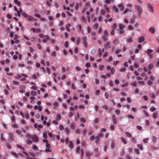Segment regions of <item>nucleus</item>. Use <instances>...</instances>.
I'll return each instance as SVG.
<instances>
[{
	"instance_id": "obj_17",
	"label": "nucleus",
	"mask_w": 159,
	"mask_h": 159,
	"mask_svg": "<svg viewBox=\"0 0 159 159\" xmlns=\"http://www.w3.org/2000/svg\"><path fill=\"white\" fill-rule=\"evenodd\" d=\"M70 24H68L67 25H66V30L68 31H70Z\"/></svg>"
},
{
	"instance_id": "obj_57",
	"label": "nucleus",
	"mask_w": 159,
	"mask_h": 159,
	"mask_svg": "<svg viewBox=\"0 0 159 159\" xmlns=\"http://www.w3.org/2000/svg\"><path fill=\"white\" fill-rule=\"evenodd\" d=\"M115 82L116 84L117 85H118L119 84V81L118 80H116Z\"/></svg>"
},
{
	"instance_id": "obj_42",
	"label": "nucleus",
	"mask_w": 159,
	"mask_h": 159,
	"mask_svg": "<svg viewBox=\"0 0 159 159\" xmlns=\"http://www.w3.org/2000/svg\"><path fill=\"white\" fill-rule=\"evenodd\" d=\"M138 147L141 150H142L143 149V148L142 144H139L138 145Z\"/></svg>"
},
{
	"instance_id": "obj_15",
	"label": "nucleus",
	"mask_w": 159,
	"mask_h": 159,
	"mask_svg": "<svg viewBox=\"0 0 159 159\" xmlns=\"http://www.w3.org/2000/svg\"><path fill=\"white\" fill-rule=\"evenodd\" d=\"M96 52V49H93L91 50V51L90 52V54H91V55H93L95 54Z\"/></svg>"
},
{
	"instance_id": "obj_59",
	"label": "nucleus",
	"mask_w": 159,
	"mask_h": 159,
	"mask_svg": "<svg viewBox=\"0 0 159 159\" xmlns=\"http://www.w3.org/2000/svg\"><path fill=\"white\" fill-rule=\"evenodd\" d=\"M148 84L149 85H151L152 84L153 82L152 81L149 80L148 82Z\"/></svg>"
},
{
	"instance_id": "obj_61",
	"label": "nucleus",
	"mask_w": 159,
	"mask_h": 159,
	"mask_svg": "<svg viewBox=\"0 0 159 159\" xmlns=\"http://www.w3.org/2000/svg\"><path fill=\"white\" fill-rule=\"evenodd\" d=\"M115 72V69L114 68H112L111 69V72L112 74H114Z\"/></svg>"
},
{
	"instance_id": "obj_5",
	"label": "nucleus",
	"mask_w": 159,
	"mask_h": 159,
	"mask_svg": "<svg viewBox=\"0 0 159 159\" xmlns=\"http://www.w3.org/2000/svg\"><path fill=\"white\" fill-rule=\"evenodd\" d=\"M104 47L106 49L110 48L111 47V44L109 42H107L104 45Z\"/></svg>"
},
{
	"instance_id": "obj_34",
	"label": "nucleus",
	"mask_w": 159,
	"mask_h": 159,
	"mask_svg": "<svg viewBox=\"0 0 159 159\" xmlns=\"http://www.w3.org/2000/svg\"><path fill=\"white\" fill-rule=\"evenodd\" d=\"M149 139L148 138L144 139L143 141L145 143H147L149 141Z\"/></svg>"
},
{
	"instance_id": "obj_24",
	"label": "nucleus",
	"mask_w": 159,
	"mask_h": 159,
	"mask_svg": "<svg viewBox=\"0 0 159 159\" xmlns=\"http://www.w3.org/2000/svg\"><path fill=\"white\" fill-rule=\"evenodd\" d=\"M21 14L25 18H27L28 16L27 15L25 12H23L21 13Z\"/></svg>"
},
{
	"instance_id": "obj_3",
	"label": "nucleus",
	"mask_w": 159,
	"mask_h": 159,
	"mask_svg": "<svg viewBox=\"0 0 159 159\" xmlns=\"http://www.w3.org/2000/svg\"><path fill=\"white\" fill-rule=\"evenodd\" d=\"M32 140L34 142H38L39 139L38 137L36 135H34L32 137Z\"/></svg>"
},
{
	"instance_id": "obj_56",
	"label": "nucleus",
	"mask_w": 159,
	"mask_h": 159,
	"mask_svg": "<svg viewBox=\"0 0 159 159\" xmlns=\"http://www.w3.org/2000/svg\"><path fill=\"white\" fill-rule=\"evenodd\" d=\"M43 138L45 139H46L47 138V135H46V134L45 133H43Z\"/></svg>"
},
{
	"instance_id": "obj_16",
	"label": "nucleus",
	"mask_w": 159,
	"mask_h": 159,
	"mask_svg": "<svg viewBox=\"0 0 159 159\" xmlns=\"http://www.w3.org/2000/svg\"><path fill=\"white\" fill-rule=\"evenodd\" d=\"M125 27V25L123 24H120L119 25V28L120 29L122 30Z\"/></svg>"
},
{
	"instance_id": "obj_26",
	"label": "nucleus",
	"mask_w": 159,
	"mask_h": 159,
	"mask_svg": "<svg viewBox=\"0 0 159 159\" xmlns=\"http://www.w3.org/2000/svg\"><path fill=\"white\" fill-rule=\"evenodd\" d=\"M151 98L153 99H154L156 98V95L154 93H152L150 94Z\"/></svg>"
},
{
	"instance_id": "obj_27",
	"label": "nucleus",
	"mask_w": 159,
	"mask_h": 159,
	"mask_svg": "<svg viewBox=\"0 0 159 159\" xmlns=\"http://www.w3.org/2000/svg\"><path fill=\"white\" fill-rule=\"evenodd\" d=\"M125 134L129 138H131L132 137V135L131 134L129 133L128 132H126L125 133Z\"/></svg>"
},
{
	"instance_id": "obj_46",
	"label": "nucleus",
	"mask_w": 159,
	"mask_h": 159,
	"mask_svg": "<svg viewBox=\"0 0 159 159\" xmlns=\"http://www.w3.org/2000/svg\"><path fill=\"white\" fill-rule=\"evenodd\" d=\"M98 26V23H96L93 25V27L94 28L97 29Z\"/></svg>"
},
{
	"instance_id": "obj_30",
	"label": "nucleus",
	"mask_w": 159,
	"mask_h": 159,
	"mask_svg": "<svg viewBox=\"0 0 159 159\" xmlns=\"http://www.w3.org/2000/svg\"><path fill=\"white\" fill-rule=\"evenodd\" d=\"M128 42H132L133 41V39L132 38L130 37L129 38L127 39Z\"/></svg>"
},
{
	"instance_id": "obj_51",
	"label": "nucleus",
	"mask_w": 159,
	"mask_h": 159,
	"mask_svg": "<svg viewBox=\"0 0 159 159\" xmlns=\"http://www.w3.org/2000/svg\"><path fill=\"white\" fill-rule=\"evenodd\" d=\"M115 112L116 113V114L119 115L120 114V111L119 110H116L115 111Z\"/></svg>"
},
{
	"instance_id": "obj_31",
	"label": "nucleus",
	"mask_w": 159,
	"mask_h": 159,
	"mask_svg": "<svg viewBox=\"0 0 159 159\" xmlns=\"http://www.w3.org/2000/svg\"><path fill=\"white\" fill-rule=\"evenodd\" d=\"M14 2L16 3L17 5L20 6V2H19L17 0H14Z\"/></svg>"
},
{
	"instance_id": "obj_25",
	"label": "nucleus",
	"mask_w": 159,
	"mask_h": 159,
	"mask_svg": "<svg viewBox=\"0 0 159 159\" xmlns=\"http://www.w3.org/2000/svg\"><path fill=\"white\" fill-rule=\"evenodd\" d=\"M56 119L57 120H60L61 118V116L60 115L57 114L56 116Z\"/></svg>"
},
{
	"instance_id": "obj_21",
	"label": "nucleus",
	"mask_w": 159,
	"mask_h": 159,
	"mask_svg": "<svg viewBox=\"0 0 159 159\" xmlns=\"http://www.w3.org/2000/svg\"><path fill=\"white\" fill-rule=\"evenodd\" d=\"M115 146V144L114 142L113 141H112L111 146V149H113L114 148Z\"/></svg>"
},
{
	"instance_id": "obj_39",
	"label": "nucleus",
	"mask_w": 159,
	"mask_h": 159,
	"mask_svg": "<svg viewBox=\"0 0 159 159\" xmlns=\"http://www.w3.org/2000/svg\"><path fill=\"white\" fill-rule=\"evenodd\" d=\"M27 18L29 20H32L33 19H34V18H32V17L30 16H28Z\"/></svg>"
},
{
	"instance_id": "obj_49",
	"label": "nucleus",
	"mask_w": 159,
	"mask_h": 159,
	"mask_svg": "<svg viewBox=\"0 0 159 159\" xmlns=\"http://www.w3.org/2000/svg\"><path fill=\"white\" fill-rule=\"evenodd\" d=\"M121 140L122 142H123L125 144H126V142L125 139L122 138H121Z\"/></svg>"
},
{
	"instance_id": "obj_48",
	"label": "nucleus",
	"mask_w": 159,
	"mask_h": 159,
	"mask_svg": "<svg viewBox=\"0 0 159 159\" xmlns=\"http://www.w3.org/2000/svg\"><path fill=\"white\" fill-rule=\"evenodd\" d=\"M70 128L72 129L73 130H74L75 129V126L74 125V123H72L70 125Z\"/></svg>"
},
{
	"instance_id": "obj_37",
	"label": "nucleus",
	"mask_w": 159,
	"mask_h": 159,
	"mask_svg": "<svg viewBox=\"0 0 159 159\" xmlns=\"http://www.w3.org/2000/svg\"><path fill=\"white\" fill-rule=\"evenodd\" d=\"M31 95L33 96H35L36 94V92L34 91H32L31 93Z\"/></svg>"
},
{
	"instance_id": "obj_41",
	"label": "nucleus",
	"mask_w": 159,
	"mask_h": 159,
	"mask_svg": "<svg viewBox=\"0 0 159 159\" xmlns=\"http://www.w3.org/2000/svg\"><path fill=\"white\" fill-rule=\"evenodd\" d=\"M80 120L83 123H85L86 121L85 119L83 118H81L80 119Z\"/></svg>"
},
{
	"instance_id": "obj_2",
	"label": "nucleus",
	"mask_w": 159,
	"mask_h": 159,
	"mask_svg": "<svg viewBox=\"0 0 159 159\" xmlns=\"http://www.w3.org/2000/svg\"><path fill=\"white\" fill-rule=\"evenodd\" d=\"M147 6L150 11L151 12H153L154 10L152 5L151 4L149 3L147 4Z\"/></svg>"
},
{
	"instance_id": "obj_8",
	"label": "nucleus",
	"mask_w": 159,
	"mask_h": 159,
	"mask_svg": "<svg viewBox=\"0 0 159 159\" xmlns=\"http://www.w3.org/2000/svg\"><path fill=\"white\" fill-rule=\"evenodd\" d=\"M116 30L117 33L120 34H123L125 33V30H120L119 29H117Z\"/></svg>"
},
{
	"instance_id": "obj_63",
	"label": "nucleus",
	"mask_w": 159,
	"mask_h": 159,
	"mask_svg": "<svg viewBox=\"0 0 159 159\" xmlns=\"http://www.w3.org/2000/svg\"><path fill=\"white\" fill-rule=\"evenodd\" d=\"M98 137H99V138L100 137H102L103 136V134L102 133H99L98 134V135L97 136Z\"/></svg>"
},
{
	"instance_id": "obj_35",
	"label": "nucleus",
	"mask_w": 159,
	"mask_h": 159,
	"mask_svg": "<svg viewBox=\"0 0 159 159\" xmlns=\"http://www.w3.org/2000/svg\"><path fill=\"white\" fill-rule=\"evenodd\" d=\"M16 145H17V147L18 148H20L22 150H25V149L24 148L22 147L21 146L19 145V144H17Z\"/></svg>"
},
{
	"instance_id": "obj_28",
	"label": "nucleus",
	"mask_w": 159,
	"mask_h": 159,
	"mask_svg": "<svg viewBox=\"0 0 159 159\" xmlns=\"http://www.w3.org/2000/svg\"><path fill=\"white\" fill-rule=\"evenodd\" d=\"M33 149L36 151H37L38 149V148L35 145H32Z\"/></svg>"
},
{
	"instance_id": "obj_36",
	"label": "nucleus",
	"mask_w": 159,
	"mask_h": 159,
	"mask_svg": "<svg viewBox=\"0 0 159 159\" xmlns=\"http://www.w3.org/2000/svg\"><path fill=\"white\" fill-rule=\"evenodd\" d=\"M26 143L28 144H31L32 143V142L29 140H26Z\"/></svg>"
},
{
	"instance_id": "obj_33",
	"label": "nucleus",
	"mask_w": 159,
	"mask_h": 159,
	"mask_svg": "<svg viewBox=\"0 0 159 159\" xmlns=\"http://www.w3.org/2000/svg\"><path fill=\"white\" fill-rule=\"evenodd\" d=\"M152 139L154 143H156L157 140V138L155 136H153Z\"/></svg>"
},
{
	"instance_id": "obj_4",
	"label": "nucleus",
	"mask_w": 159,
	"mask_h": 159,
	"mask_svg": "<svg viewBox=\"0 0 159 159\" xmlns=\"http://www.w3.org/2000/svg\"><path fill=\"white\" fill-rule=\"evenodd\" d=\"M86 39V36H84L82 38V39L83 40V43L84 45V47L86 48L87 47V42Z\"/></svg>"
},
{
	"instance_id": "obj_13",
	"label": "nucleus",
	"mask_w": 159,
	"mask_h": 159,
	"mask_svg": "<svg viewBox=\"0 0 159 159\" xmlns=\"http://www.w3.org/2000/svg\"><path fill=\"white\" fill-rule=\"evenodd\" d=\"M118 7L119 8L121 7L120 9L122 11L124 8V6L123 5L122 3H121L120 4H119L118 5Z\"/></svg>"
},
{
	"instance_id": "obj_14",
	"label": "nucleus",
	"mask_w": 159,
	"mask_h": 159,
	"mask_svg": "<svg viewBox=\"0 0 159 159\" xmlns=\"http://www.w3.org/2000/svg\"><path fill=\"white\" fill-rule=\"evenodd\" d=\"M102 39L105 42L106 41L108 38H107V35H103V36H102Z\"/></svg>"
},
{
	"instance_id": "obj_7",
	"label": "nucleus",
	"mask_w": 159,
	"mask_h": 159,
	"mask_svg": "<svg viewBox=\"0 0 159 159\" xmlns=\"http://www.w3.org/2000/svg\"><path fill=\"white\" fill-rule=\"evenodd\" d=\"M153 50L152 49H147V52H148V55L151 57H152V53L153 52Z\"/></svg>"
},
{
	"instance_id": "obj_44",
	"label": "nucleus",
	"mask_w": 159,
	"mask_h": 159,
	"mask_svg": "<svg viewBox=\"0 0 159 159\" xmlns=\"http://www.w3.org/2000/svg\"><path fill=\"white\" fill-rule=\"evenodd\" d=\"M101 13L102 15H104L106 12L104 9H102L101 11Z\"/></svg>"
},
{
	"instance_id": "obj_22",
	"label": "nucleus",
	"mask_w": 159,
	"mask_h": 159,
	"mask_svg": "<svg viewBox=\"0 0 159 159\" xmlns=\"http://www.w3.org/2000/svg\"><path fill=\"white\" fill-rule=\"evenodd\" d=\"M80 146H78L76 148V153L77 154H79V151L80 149Z\"/></svg>"
},
{
	"instance_id": "obj_60",
	"label": "nucleus",
	"mask_w": 159,
	"mask_h": 159,
	"mask_svg": "<svg viewBox=\"0 0 159 159\" xmlns=\"http://www.w3.org/2000/svg\"><path fill=\"white\" fill-rule=\"evenodd\" d=\"M99 119L98 118H96L94 120V122L95 123H97L98 122Z\"/></svg>"
},
{
	"instance_id": "obj_20",
	"label": "nucleus",
	"mask_w": 159,
	"mask_h": 159,
	"mask_svg": "<svg viewBox=\"0 0 159 159\" xmlns=\"http://www.w3.org/2000/svg\"><path fill=\"white\" fill-rule=\"evenodd\" d=\"M69 147L71 148H73V143L71 141H69Z\"/></svg>"
},
{
	"instance_id": "obj_23",
	"label": "nucleus",
	"mask_w": 159,
	"mask_h": 159,
	"mask_svg": "<svg viewBox=\"0 0 159 159\" xmlns=\"http://www.w3.org/2000/svg\"><path fill=\"white\" fill-rule=\"evenodd\" d=\"M154 65L153 63H151L148 66V68L149 69H151L153 68Z\"/></svg>"
},
{
	"instance_id": "obj_55",
	"label": "nucleus",
	"mask_w": 159,
	"mask_h": 159,
	"mask_svg": "<svg viewBox=\"0 0 159 159\" xmlns=\"http://www.w3.org/2000/svg\"><path fill=\"white\" fill-rule=\"evenodd\" d=\"M1 140H2L6 141V140L4 139V138L3 137V134H1Z\"/></svg>"
},
{
	"instance_id": "obj_47",
	"label": "nucleus",
	"mask_w": 159,
	"mask_h": 159,
	"mask_svg": "<svg viewBox=\"0 0 159 159\" xmlns=\"http://www.w3.org/2000/svg\"><path fill=\"white\" fill-rule=\"evenodd\" d=\"M121 50L120 49H117L116 50L115 53L116 54H117L120 52L121 51Z\"/></svg>"
},
{
	"instance_id": "obj_62",
	"label": "nucleus",
	"mask_w": 159,
	"mask_h": 159,
	"mask_svg": "<svg viewBox=\"0 0 159 159\" xmlns=\"http://www.w3.org/2000/svg\"><path fill=\"white\" fill-rule=\"evenodd\" d=\"M52 57H55L56 56V52L55 51H53L52 53Z\"/></svg>"
},
{
	"instance_id": "obj_12",
	"label": "nucleus",
	"mask_w": 159,
	"mask_h": 159,
	"mask_svg": "<svg viewBox=\"0 0 159 159\" xmlns=\"http://www.w3.org/2000/svg\"><path fill=\"white\" fill-rule=\"evenodd\" d=\"M112 119L113 124L114 125H116V117L115 116L113 115L112 116Z\"/></svg>"
},
{
	"instance_id": "obj_29",
	"label": "nucleus",
	"mask_w": 159,
	"mask_h": 159,
	"mask_svg": "<svg viewBox=\"0 0 159 159\" xmlns=\"http://www.w3.org/2000/svg\"><path fill=\"white\" fill-rule=\"evenodd\" d=\"M11 153L13 156H14L16 157L17 158L18 157V155L16 153H15V152H11Z\"/></svg>"
},
{
	"instance_id": "obj_19",
	"label": "nucleus",
	"mask_w": 159,
	"mask_h": 159,
	"mask_svg": "<svg viewBox=\"0 0 159 159\" xmlns=\"http://www.w3.org/2000/svg\"><path fill=\"white\" fill-rule=\"evenodd\" d=\"M113 10H115L116 12H118V9L115 5H114L113 6Z\"/></svg>"
},
{
	"instance_id": "obj_52",
	"label": "nucleus",
	"mask_w": 159,
	"mask_h": 159,
	"mask_svg": "<svg viewBox=\"0 0 159 159\" xmlns=\"http://www.w3.org/2000/svg\"><path fill=\"white\" fill-rule=\"evenodd\" d=\"M136 128L137 129L139 130H141L142 129V127L140 126H137Z\"/></svg>"
},
{
	"instance_id": "obj_54",
	"label": "nucleus",
	"mask_w": 159,
	"mask_h": 159,
	"mask_svg": "<svg viewBox=\"0 0 159 159\" xmlns=\"http://www.w3.org/2000/svg\"><path fill=\"white\" fill-rule=\"evenodd\" d=\"M134 150L135 152V153H137V154H139V151L138 149L135 148Z\"/></svg>"
},
{
	"instance_id": "obj_11",
	"label": "nucleus",
	"mask_w": 159,
	"mask_h": 159,
	"mask_svg": "<svg viewBox=\"0 0 159 159\" xmlns=\"http://www.w3.org/2000/svg\"><path fill=\"white\" fill-rule=\"evenodd\" d=\"M145 40V38L143 36H142L139 37V43H141L143 42Z\"/></svg>"
},
{
	"instance_id": "obj_53",
	"label": "nucleus",
	"mask_w": 159,
	"mask_h": 159,
	"mask_svg": "<svg viewBox=\"0 0 159 159\" xmlns=\"http://www.w3.org/2000/svg\"><path fill=\"white\" fill-rule=\"evenodd\" d=\"M104 96L106 98H108V94L107 92H105L104 93Z\"/></svg>"
},
{
	"instance_id": "obj_45",
	"label": "nucleus",
	"mask_w": 159,
	"mask_h": 159,
	"mask_svg": "<svg viewBox=\"0 0 159 159\" xmlns=\"http://www.w3.org/2000/svg\"><path fill=\"white\" fill-rule=\"evenodd\" d=\"M157 112H155L153 113V116L154 118H156L157 117Z\"/></svg>"
},
{
	"instance_id": "obj_1",
	"label": "nucleus",
	"mask_w": 159,
	"mask_h": 159,
	"mask_svg": "<svg viewBox=\"0 0 159 159\" xmlns=\"http://www.w3.org/2000/svg\"><path fill=\"white\" fill-rule=\"evenodd\" d=\"M135 7L136 8V11L138 12L139 16H140L141 14L143 12V10L141 7L138 5H136Z\"/></svg>"
},
{
	"instance_id": "obj_10",
	"label": "nucleus",
	"mask_w": 159,
	"mask_h": 159,
	"mask_svg": "<svg viewBox=\"0 0 159 159\" xmlns=\"http://www.w3.org/2000/svg\"><path fill=\"white\" fill-rule=\"evenodd\" d=\"M91 155L92 153L90 152L89 151H87L86 152V157H87L89 158Z\"/></svg>"
},
{
	"instance_id": "obj_38",
	"label": "nucleus",
	"mask_w": 159,
	"mask_h": 159,
	"mask_svg": "<svg viewBox=\"0 0 159 159\" xmlns=\"http://www.w3.org/2000/svg\"><path fill=\"white\" fill-rule=\"evenodd\" d=\"M110 104L111 105L113 106L115 104V103L114 102L113 100H111L110 101Z\"/></svg>"
},
{
	"instance_id": "obj_58",
	"label": "nucleus",
	"mask_w": 159,
	"mask_h": 159,
	"mask_svg": "<svg viewBox=\"0 0 159 159\" xmlns=\"http://www.w3.org/2000/svg\"><path fill=\"white\" fill-rule=\"evenodd\" d=\"M35 116L37 119H39L40 118V116L39 114H37L35 115Z\"/></svg>"
},
{
	"instance_id": "obj_43",
	"label": "nucleus",
	"mask_w": 159,
	"mask_h": 159,
	"mask_svg": "<svg viewBox=\"0 0 159 159\" xmlns=\"http://www.w3.org/2000/svg\"><path fill=\"white\" fill-rule=\"evenodd\" d=\"M119 43V40L118 39H115L114 40V43L115 44H118Z\"/></svg>"
},
{
	"instance_id": "obj_32",
	"label": "nucleus",
	"mask_w": 159,
	"mask_h": 159,
	"mask_svg": "<svg viewBox=\"0 0 159 159\" xmlns=\"http://www.w3.org/2000/svg\"><path fill=\"white\" fill-rule=\"evenodd\" d=\"M98 52H99V55L100 56V57L101 56L102 54V52L101 51V48H99L98 49Z\"/></svg>"
},
{
	"instance_id": "obj_64",
	"label": "nucleus",
	"mask_w": 159,
	"mask_h": 159,
	"mask_svg": "<svg viewBox=\"0 0 159 159\" xmlns=\"http://www.w3.org/2000/svg\"><path fill=\"white\" fill-rule=\"evenodd\" d=\"M143 98L145 101H147L148 99V98L147 96L146 95H145V96H143Z\"/></svg>"
},
{
	"instance_id": "obj_9",
	"label": "nucleus",
	"mask_w": 159,
	"mask_h": 159,
	"mask_svg": "<svg viewBox=\"0 0 159 159\" xmlns=\"http://www.w3.org/2000/svg\"><path fill=\"white\" fill-rule=\"evenodd\" d=\"M9 141H12L13 140V134L11 132H9Z\"/></svg>"
},
{
	"instance_id": "obj_18",
	"label": "nucleus",
	"mask_w": 159,
	"mask_h": 159,
	"mask_svg": "<svg viewBox=\"0 0 159 159\" xmlns=\"http://www.w3.org/2000/svg\"><path fill=\"white\" fill-rule=\"evenodd\" d=\"M95 139H96L95 143L96 144H98L99 142L100 138L99 137L97 136L95 137Z\"/></svg>"
},
{
	"instance_id": "obj_40",
	"label": "nucleus",
	"mask_w": 159,
	"mask_h": 159,
	"mask_svg": "<svg viewBox=\"0 0 159 159\" xmlns=\"http://www.w3.org/2000/svg\"><path fill=\"white\" fill-rule=\"evenodd\" d=\"M99 68L100 70H102L104 68L103 65H100L99 66Z\"/></svg>"
},
{
	"instance_id": "obj_6",
	"label": "nucleus",
	"mask_w": 159,
	"mask_h": 159,
	"mask_svg": "<svg viewBox=\"0 0 159 159\" xmlns=\"http://www.w3.org/2000/svg\"><path fill=\"white\" fill-rule=\"evenodd\" d=\"M149 31L151 34H153L155 32V29L153 27H151L149 29Z\"/></svg>"
},
{
	"instance_id": "obj_50",
	"label": "nucleus",
	"mask_w": 159,
	"mask_h": 159,
	"mask_svg": "<svg viewBox=\"0 0 159 159\" xmlns=\"http://www.w3.org/2000/svg\"><path fill=\"white\" fill-rule=\"evenodd\" d=\"M102 108L104 110H107L108 109V107L107 106L104 105L102 106Z\"/></svg>"
}]
</instances>
